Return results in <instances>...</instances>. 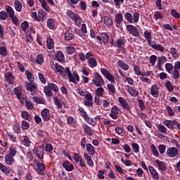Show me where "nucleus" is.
Returning <instances> with one entry per match:
<instances>
[{"label":"nucleus","instance_id":"nucleus-1","mask_svg":"<svg viewBox=\"0 0 180 180\" xmlns=\"http://www.w3.org/2000/svg\"><path fill=\"white\" fill-rule=\"evenodd\" d=\"M53 67H55L56 72H59L62 77H65L68 76L69 78V82H75L74 80V76H72V73L68 67L65 68L63 65L57 63L53 65Z\"/></svg>","mask_w":180,"mask_h":180},{"label":"nucleus","instance_id":"nucleus-2","mask_svg":"<svg viewBox=\"0 0 180 180\" xmlns=\"http://www.w3.org/2000/svg\"><path fill=\"white\" fill-rule=\"evenodd\" d=\"M126 30L127 32L134 37H140V32L136 26L133 25H127Z\"/></svg>","mask_w":180,"mask_h":180},{"label":"nucleus","instance_id":"nucleus-3","mask_svg":"<svg viewBox=\"0 0 180 180\" xmlns=\"http://www.w3.org/2000/svg\"><path fill=\"white\" fill-rule=\"evenodd\" d=\"M94 78L95 79H93L92 82L96 86H102V85H105V80H103V78H102V76H101L99 73L95 72Z\"/></svg>","mask_w":180,"mask_h":180},{"label":"nucleus","instance_id":"nucleus-4","mask_svg":"<svg viewBox=\"0 0 180 180\" xmlns=\"http://www.w3.org/2000/svg\"><path fill=\"white\" fill-rule=\"evenodd\" d=\"M101 72L108 79V81L111 82V84L115 83V76L110 74V72H109V71H108L105 68H101Z\"/></svg>","mask_w":180,"mask_h":180},{"label":"nucleus","instance_id":"nucleus-5","mask_svg":"<svg viewBox=\"0 0 180 180\" xmlns=\"http://www.w3.org/2000/svg\"><path fill=\"white\" fill-rule=\"evenodd\" d=\"M178 153H179V151L176 148L172 147L167 149L166 154L169 158H174V157H176V155H178Z\"/></svg>","mask_w":180,"mask_h":180},{"label":"nucleus","instance_id":"nucleus-6","mask_svg":"<svg viewBox=\"0 0 180 180\" xmlns=\"http://www.w3.org/2000/svg\"><path fill=\"white\" fill-rule=\"evenodd\" d=\"M41 115L42 116V120L44 122H49L51 117L50 115V110L47 108H44L41 111Z\"/></svg>","mask_w":180,"mask_h":180},{"label":"nucleus","instance_id":"nucleus-7","mask_svg":"<svg viewBox=\"0 0 180 180\" xmlns=\"http://www.w3.org/2000/svg\"><path fill=\"white\" fill-rule=\"evenodd\" d=\"M163 124L168 127L170 130H175L176 129L175 120H165L163 122Z\"/></svg>","mask_w":180,"mask_h":180},{"label":"nucleus","instance_id":"nucleus-8","mask_svg":"<svg viewBox=\"0 0 180 180\" xmlns=\"http://www.w3.org/2000/svg\"><path fill=\"white\" fill-rule=\"evenodd\" d=\"M150 94L153 98H158L160 96V89L157 84H153L150 88Z\"/></svg>","mask_w":180,"mask_h":180},{"label":"nucleus","instance_id":"nucleus-9","mask_svg":"<svg viewBox=\"0 0 180 180\" xmlns=\"http://www.w3.org/2000/svg\"><path fill=\"white\" fill-rule=\"evenodd\" d=\"M62 167H63L68 172H71V171H73L74 169V165L68 160L63 161Z\"/></svg>","mask_w":180,"mask_h":180},{"label":"nucleus","instance_id":"nucleus-10","mask_svg":"<svg viewBox=\"0 0 180 180\" xmlns=\"http://www.w3.org/2000/svg\"><path fill=\"white\" fill-rule=\"evenodd\" d=\"M149 172H150V175H152V178L154 180H160V175L158 174V172L154 168V167L150 165L148 166Z\"/></svg>","mask_w":180,"mask_h":180},{"label":"nucleus","instance_id":"nucleus-11","mask_svg":"<svg viewBox=\"0 0 180 180\" xmlns=\"http://www.w3.org/2000/svg\"><path fill=\"white\" fill-rule=\"evenodd\" d=\"M66 15L69 16V18H70V19H72V20H73L75 23H77V22H78L81 18L79 15H76L75 13H74V12L71 11L70 10L67 11Z\"/></svg>","mask_w":180,"mask_h":180},{"label":"nucleus","instance_id":"nucleus-12","mask_svg":"<svg viewBox=\"0 0 180 180\" xmlns=\"http://www.w3.org/2000/svg\"><path fill=\"white\" fill-rule=\"evenodd\" d=\"M125 44L124 37H120L119 39H117L115 42V47H117V49H124Z\"/></svg>","mask_w":180,"mask_h":180},{"label":"nucleus","instance_id":"nucleus-13","mask_svg":"<svg viewBox=\"0 0 180 180\" xmlns=\"http://www.w3.org/2000/svg\"><path fill=\"white\" fill-rule=\"evenodd\" d=\"M118 102H120V103L121 104V106H122V108H123V109H125L128 112H129V110H130V105H129L127 101L126 100H124V98H123V97H119Z\"/></svg>","mask_w":180,"mask_h":180},{"label":"nucleus","instance_id":"nucleus-14","mask_svg":"<svg viewBox=\"0 0 180 180\" xmlns=\"http://www.w3.org/2000/svg\"><path fill=\"white\" fill-rule=\"evenodd\" d=\"M115 22L116 27H120V25L123 22V14L122 13L115 15Z\"/></svg>","mask_w":180,"mask_h":180},{"label":"nucleus","instance_id":"nucleus-15","mask_svg":"<svg viewBox=\"0 0 180 180\" xmlns=\"http://www.w3.org/2000/svg\"><path fill=\"white\" fill-rule=\"evenodd\" d=\"M45 169L46 165L40 162L37 164V168L36 169V171L38 175H44Z\"/></svg>","mask_w":180,"mask_h":180},{"label":"nucleus","instance_id":"nucleus-16","mask_svg":"<svg viewBox=\"0 0 180 180\" xmlns=\"http://www.w3.org/2000/svg\"><path fill=\"white\" fill-rule=\"evenodd\" d=\"M56 58L57 61H58L59 63H64V61L65 60V57L64 56V53L61 51H56Z\"/></svg>","mask_w":180,"mask_h":180},{"label":"nucleus","instance_id":"nucleus-17","mask_svg":"<svg viewBox=\"0 0 180 180\" xmlns=\"http://www.w3.org/2000/svg\"><path fill=\"white\" fill-rule=\"evenodd\" d=\"M5 78L6 79V81L8 84H9V85H12L13 84V82L15 81V77L11 72H8L6 73Z\"/></svg>","mask_w":180,"mask_h":180},{"label":"nucleus","instance_id":"nucleus-18","mask_svg":"<svg viewBox=\"0 0 180 180\" xmlns=\"http://www.w3.org/2000/svg\"><path fill=\"white\" fill-rule=\"evenodd\" d=\"M155 164H157L158 167V169L160 171H167V166L165 163L160 160H155Z\"/></svg>","mask_w":180,"mask_h":180},{"label":"nucleus","instance_id":"nucleus-19","mask_svg":"<svg viewBox=\"0 0 180 180\" xmlns=\"http://www.w3.org/2000/svg\"><path fill=\"white\" fill-rule=\"evenodd\" d=\"M103 22L107 27H112V25H113V20L110 19L109 15H105L103 17Z\"/></svg>","mask_w":180,"mask_h":180},{"label":"nucleus","instance_id":"nucleus-20","mask_svg":"<svg viewBox=\"0 0 180 180\" xmlns=\"http://www.w3.org/2000/svg\"><path fill=\"white\" fill-rule=\"evenodd\" d=\"M84 157L87 162V165L89 167H91V168H94V160H92V157L91 155H89L88 153H84Z\"/></svg>","mask_w":180,"mask_h":180},{"label":"nucleus","instance_id":"nucleus-21","mask_svg":"<svg viewBox=\"0 0 180 180\" xmlns=\"http://www.w3.org/2000/svg\"><path fill=\"white\" fill-rule=\"evenodd\" d=\"M64 36L65 40H67L68 41H70V40H72V39H74L75 37L74 34L70 30H65Z\"/></svg>","mask_w":180,"mask_h":180},{"label":"nucleus","instance_id":"nucleus-22","mask_svg":"<svg viewBox=\"0 0 180 180\" xmlns=\"http://www.w3.org/2000/svg\"><path fill=\"white\" fill-rule=\"evenodd\" d=\"M32 101L33 102H35V103H37L38 105H46V99L43 98L34 96L32 97Z\"/></svg>","mask_w":180,"mask_h":180},{"label":"nucleus","instance_id":"nucleus-23","mask_svg":"<svg viewBox=\"0 0 180 180\" xmlns=\"http://www.w3.org/2000/svg\"><path fill=\"white\" fill-rule=\"evenodd\" d=\"M14 94L16 95L18 99L20 102H22V88L21 87H15L14 89Z\"/></svg>","mask_w":180,"mask_h":180},{"label":"nucleus","instance_id":"nucleus-24","mask_svg":"<svg viewBox=\"0 0 180 180\" xmlns=\"http://www.w3.org/2000/svg\"><path fill=\"white\" fill-rule=\"evenodd\" d=\"M128 92L129 95H131V96L136 97L139 95V91H137L136 88L133 86H128Z\"/></svg>","mask_w":180,"mask_h":180},{"label":"nucleus","instance_id":"nucleus-25","mask_svg":"<svg viewBox=\"0 0 180 180\" xmlns=\"http://www.w3.org/2000/svg\"><path fill=\"white\" fill-rule=\"evenodd\" d=\"M86 148L87 153H89L90 155H94L95 154V148L94 147V146H92V144L87 143L86 145Z\"/></svg>","mask_w":180,"mask_h":180},{"label":"nucleus","instance_id":"nucleus-26","mask_svg":"<svg viewBox=\"0 0 180 180\" xmlns=\"http://www.w3.org/2000/svg\"><path fill=\"white\" fill-rule=\"evenodd\" d=\"M22 144L25 146V147H30V144H32V141H30V139L28 136H22Z\"/></svg>","mask_w":180,"mask_h":180},{"label":"nucleus","instance_id":"nucleus-27","mask_svg":"<svg viewBox=\"0 0 180 180\" xmlns=\"http://www.w3.org/2000/svg\"><path fill=\"white\" fill-rule=\"evenodd\" d=\"M104 93H105V89L102 86H99L95 91V95L98 98H101V96H103Z\"/></svg>","mask_w":180,"mask_h":180},{"label":"nucleus","instance_id":"nucleus-28","mask_svg":"<svg viewBox=\"0 0 180 180\" xmlns=\"http://www.w3.org/2000/svg\"><path fill=\"white\" fill-rule=\"evenodd\" d=\"M78 111L80 112V116L84 119V120H86L89 116L88 115V113H86V111L82 107H80L78 108Z\"/></svg>","mask_w":180,"mask_h":180},{"label":"nucleus","instance_id":"nucleus-29","mask_svg":"<svg viewBox=\"0 0 180 180\" xmlns=\"http://www.w3.org/2000/svg\"><path fill=\"white\" fill-rule=\"evenodd\" d=\"M0 170L1 171V172H4V174H6V175H9V174H11V169H9V167H6L5 165H4L1 162H0Z\"/></svg>","mask_w":180,"mask_h":180},{"label":"nucleus","instance_id":"nucleus-30","mask_svg":"<svg viewBox=\"0 0 180 180\" xmlns=\"http://www.w3.org/2000/svg\"><path fill=\"white\" fill-rule=\"evenodd\" d=\"M21 116L22 119H24L25 120H27V122H32V116H30V114H29L27 111H22Z\"/></svg>","mask_w":180,"mask_h":180},{"label":"nucleus","instance_id":"nucleus-31","mask_svg":"<svg viewBox=\"0 0 180 180\" xmlns=\"http://www.w3.org/2000/svg\"><path fill=\"white\" fill-rule=\"evenodd\" d=\"M25 88L27 91H29V92H33V90L36 89V84H34V82L31 83H27L25 85Z\"/></svg>","mask_w":180,"mask_h":180},{"label":"nucleus","instance_id":"nucleus-32","mask_svg":"<svg viewBox=\"0 0 180 180\" xmlns=\"http://www.w3.org/2000/svg\"><path fill=\"white\" fill-rule=\"evenodd\" d=\"M14 6L17 12H22V3H20V1L15 0L14 1Z\"/></svg>","mask_w":180,"mask_h":180},{"label":"nucleus","instance_id":"nucleus-33","mask_svg":"<svg viewBox=\"0 0 180 180\" xmlns=\"http://www.w3.org/2000/svg\"><path fill=\"white\" fill-rule=\"evenodd\" d=\"M37 156L39 160H44V150L42 148H39L37 150Z\"/></svg>","mask_w":180,"mask_h":180},{"label":"nucleus","instance_id":"nucleus-34","mask_svg":"<svg viewBox=\"0 0 180 180\" xmlns=\"http://www.w3.org/2000/svg\"><path fill=\"white\" fill-rule=\"evenodd\" d=\"M25 75H27V79H28L30 83L34 82V77L33 76V73L30 72V70H26Z\"/></svg>","mask_w":180,"mask_h":180},{"label":"nucleus","instance_id":"nucleus-35","mask_svg":"<svg viewBox=\"0 0 180 180\" xmlns=\"http://www.w3.org/2000/svg\"><path fill=\"white\" fill-rule=\"evenodd\" d=\"M107 87L109 89L110 95H115L116 94V87H115L113 84H108Z\"/></svg>","mask_w":180,"mask_h":180},{"label":"nucleus","instance_id":"nucleus-36","mask_svg":"<svg viewBox=\"0 0 180 180\" xmlns=\"http://www.w3.org/2000/svg\"><path fill=\"white\" fill-rule=\"evenodd\" d=\"M83 129L87 136H92V129L87 124L83 125Z\"/></svg>","mask_w":180,"mask_h":180},{"label":"nucleus","instance_id":"nucleus-37","mask_svg":"<svg viewBox=\"0 0 180 180\" xmlns=\"http://www.w3.org/2000/svg\"><path fill=\"white\" fill-rule=\"evenodd\" d=\"M6 164L8 165H12L13 162H15V160L13 159V156H11L7 155L5 158Z\"/></svg>","mask_w":180,"mask_h":180},{"label":"nucleus","instance_id":"nucleus-38","mask_svg":"<svg viewBox=\"0 0 180 180\" xmlns=\"http://www.w3.org/2000/svg\"><path fill=\"white\" fill-rule=\"evenodd\" d=\"M117 64L120 68L124 70V71H127V70H129V65H127L126 63L122 60H118Z\"/></svg>","mask_w":180,"mask_h":180},{"label":"nucleus","instance_id":"nucleus-39","mask_svg":"<svg viewBox=\"0 0 180 180\" xmlns=\"http://www.w3.org/2000/svg\"><path fill=\"white\" fill-rule=\"evenodd\" d=\"M38 19H40L42 22H44L46 20V12L43 10H39L38 11Z\"/></svg>","mask_w":180,"mask_h":180},{"label":"nucleus","instance_id":"nucleus-40","mask_svg":"<svg viewBox=\"0 0 180 180\" xmlns=\"http://www.w3.org/2000/svg\"><path fill=\"white\" fill-rule=\"evenodd\" d=\"M170 54L172 55V57H173V58H178V57H179V53H178V50H176V48H171Z\"/></svg>","mask_w":180,"mask_h":180},{"label":"nucleus","instance_id":"nucleus-41","mask_svg":"<svg viewBox=\"0 0 180 180\" xmlns=\"http://www.w3.org/2000/svg\"><path fill=\"white\" fill-rule=\"evenodd\" d=\"M48 87L51 91H54L55 94H57V92H58V87L57 86V84L54 83H48Z\"/></svg>","mask_w":180,"mask_h":180},{"label":"nucleus","instance_id":"nucleus-42","mask_svg":"<svg viewBox=\"0 0 180 180\" xmlns=\"http://www.w3.org/2000/svg\"><path fill=\"white\" fill-rule=\"evenodd\" d=\"M86 123H88L89 124H90L91 126L95 127L96 126V124H98V122L96 121V120L94 118H91L89 117H88V119L86 120Z\"/></svg>","mask_w":180,"mask_h":180},{"label":"nucleus","instance_id":"nucleus-43","mask_svg":"<svg viewBox=\"0 0 180 180\" xmlns=\"http://www.w3.org/2000/svg\"><path fill=\"white\" fill-rule=\"evenodd\" d=\"M6 11L9 15V18H12L13 16H15V11H13V8L11 7V6H7L6 8Z\"/></svg>","mask_w":180,"mask_h":180},{"label":"nucleus","instance_id":"nucleus-44","mask_svg":"<svg viewBox=\"0 0 180 180\" xmlns=\"http://www.w3.org/2000/svg\"><path fill=\"white\" fill-rule=\"evenodd\" d=\"M53 102L56 106H57L58 109H63V104L60 101V98H58V97L57 96L53 97Z\"/></svg>","mask_w":180,"mask_h":180},{"label":"nucleus","instance_id":"nucleus-45","mask_svg":"<svg viewBox=\"0 0 180 180\" xmlns=\"http://www.w3.org/2000/svg\"><path fill=\"white\" fill-rule=\"evenodd\" d=\"M44 56H43V54L39 53L37 56L35 62L37 63V64H39L41 65V64L42 63H44Z\"/></svg>","mask_w":180,"mask_h":180},{"label":"nucleus","instance_id":"nucleus-46","mask_svg":"<svg viewBox=\"0 0 180 180\" xmlns=\"http://www.w3.org/2000/svg\"><path fill=\"white\" fill-rule=\"evenodd\" d=\"M150 150L152 152V154L155 156V157H159L160 156V153H158V150L157 149V148L155 147V145L152 144L150 146Z\"/></svg>","mask_w":180,"mask_h":180},{"label":"nucleus","instance_id":"nucleus-47","mask_svg":"<svg viewBox=\"0 0 180 180\" xmlns=\"http://www.w3.org/2000/svg\"><path fill=\"white\" fill-rule=\"evenodd\" d=\"M157 129L158 131L162 133V134H167V127H165V126L159 124L158 125H157Z\"/></svg>","mask_w":180,"mask_h":180},{"label":"nucleus","instance_id":"nucleus-48","mask_svg":"<svg viewBox=\"0 0 180 180\" xmlns=\"http://www.w3.org/2000/svg\"><path fill=\"white\" fill-rule=\"evenodd\" d=\"M46 43H47V49L49 50H51V49H53L54 46V40H53L52 38L49 37L46 40Z\"/></svg>","mask_w":180,"mask_h":180},{"label":"nucleus","instance_id":"nucleus-49","mask_svg":"<svg viewBox=\"0 0 180 180\" xmlns=\"http://www.w3.org/2000/svg\"><path fill=\"white\" fill-rule=\"evenodd\" d=\"M165 87L167 88L169 92H172L174 91V85H172V82L171 81L167 80L165 83Z\"/></svg>","mask_w":180,"mask_h":180},{"label":"nucleus","instance_id":"nucleus-50","mask_svg":"<svg viewBox=\"0 0 180 180\" xmlns=\"http://www.w3.org/2000/svg\"><path fill=\"white\" fill-rule=\"evenodd\" d=\"M101 37L103 39V42L104 44L109 43V35L106 32H102Z\"/></svg>","mask_w":180,"mask_h":180},{"label":"nucleus","instance_id":"nucleus-51","mask_svg":"<svg viewBox=\"0 0 180 180\" xmlns=\"http://www.w3.org/2000/svg\"><path fill=\"white\" fill-rule=\"evenodd\" d=\"M89 64L91 67V68H94L98 65V63L96 62V59L94 58H90L89 60Z\"/></svg>","mask_w":180,"mask_h":180},{"label":"nucleus","instance_id":"nucleus-52","mask_svg":"<svg viewBox=\"0 0 180 180\" xmlns=\"http://www.w3.org/2000/svg\"><path fill=\"white\" fill-rule=\"evenodd\" d=\"M170 15L172 16V18H174L175 19H179L180 18V13L176 11L175 9H172L170 11Z\"/></svg>","mask_w":180,"mask_h":180},{"label":"nucleus","instance_id":"nucleus-53","mask_svg":"<svg viewBox=\"0 0 180 180\" xmlns=\"http://www.w3.org/2000/svg\"><path fill=\"white\" fill-rule=\"evenodd\" d=\"M165 68L168 74H172V70H174V65L172 63H166Z\"/></svg>","mask_w":180,"mask_h":180},{"label":"nucleus","instance_id":"nucleus-54","mask_svg":"<svg viewBox=\"0 0 180 180\" xmlns=\"http://www.w3.org/2000/svg\"><path fill=\"white\" fill-rule=\"evenodd\" d=\"M124 18L129 23H133V15L131 13L127 12L124 14Z\"/></svg>","mask_w":180,"mask_h":180},{"label":"nucleus","instance_id":"nucleus-55","mask_svg":"<svg viewBox=\"0 0 180 180\" xmlns=\"http://www.w3.org/2000/svg\"><path fill=\"white\" fill-rule=\"evenodd\" d=\"M44 92L46 96H48L49 98L53 96V91L48 87V86L44 88Z\"/></svg>","mask_w":180,"mask_h":180},{"label":"nucleus","instance_id":"nucleus-56","mask_svg":"<svg viewBox=\"0 0 180 180\" xmlns=\"http://www.w3.org/2000/svg\"><path fill=\"white\" fill-rule=\"evenodd\" d=\"M171 74L172 75V78H173V79H179V70L174 69Z\"/></svg>","mask_w":180,"mask_h":180},{"label":"nucleus","instance_id":"nucleus-57","mask_svg":"<svg viewBox=\"0 0 180 180\" xmlns=\"http://www.w3.org/2000/svg\"><path fill=\"white\" fill-rule=\"evenodd\" d=\"M18 153V150H16V148L11 146L9 148V154L8 155H10L11 157H15L16 154Z\"/></svg>","mask_w":180,"mask_h":180},{"label":"nucleus","instance_id":"nucleus-58","mask_svg":"<svg viewBox=\"0 0 180 180\" xmlns=\"http://www.w3.org/2000/svg\"><path fill=\"white\" fill-rule=\"evenodd\" d=\"M131 146L134 153H136V154L137 153H140V146L139 145V143H133L131 144Z\"/></svg>","mask_w":180,"mask_h":180},{"label":"nucleus","instance_id":"nucleus-59","mask_svg":"<svg viewBox=\"0 0 180 180\" xmlns=\"http://www.w3.org/2000/svg\"><path fill=\"white\" fill-rule=\"evenodd\" d=\"M133 23H137L140 19V13L139 12H134L132 16Z\"/></svg>","mask_w":180,"mask_h":180},{"label":"nucleus","instance_id":"nucleus-60","mask_svg":"<svg viewBox=\"0 0 180 180\" xmlns=\"http://www.w3.org/2000/svg\"><path fill=\"white\" fill-rule=\"evenodd\" d=\"M22 130H27L30 127V124L25 120H22L21 123Z\"/></svg>","mask_w":180,"mask_h":180},{"label":"nucleus","instance_id":"nucleus-61","mask_svg":"<svg viewBox=\"0 0 180 180\" xmlns=\"http://www.w3.org/2000/svg\"><path fill=\"white\" fill-rule=\"evenodd\" d=\"M21 29L22 32H26L29 29V22L27 21H24L21 23Z\"/></svg>","mask_w":180,"mask_h":180},{"label":"nucleus","instance_id":"nucleus-62","mask_svg":"<svg viewBox=\"0 0 180 180\" xmlns=\"http://www.w3.org/2000/svg\"><path fill=\"white\" fill-rule=\"evenodd\" d=\"M66 51L68 53V54H74L75 51V47L72 46H68L66 47Z\"/></svg>","mask_w":180,"mask_h":180},{"label":"nucleus","instance_id":"nucleus-63","mask_svg":"<svg viewBox=\"0 0 180 180\" xmlns=\"http://www.w3.org/2000/svg\"><path fill=\"white\" fill-rule=\"evenodd\" d=\"M54 149V148H53V146L51 143H46V146H45V151H46V153H53V150Z\"/></svg>","mask_w":180,"mask_h":180},{"label":"nucleus","instance_id":"nucleus-64","mask_svg":"<svg viewBox=\"0 0 180 180\" xmlns=\"http://www.w3.org/2000/svg\"><path fill=\"white\" fill-rule=\"evenodd\" d=\"M47 27L49 29H54V20L53 19H49L47 20Z\"/></svg>","mask_w":180,"mask_h":180}]
</instances>
